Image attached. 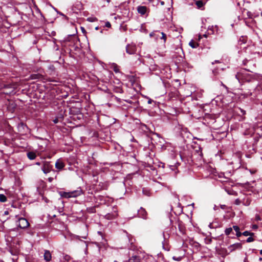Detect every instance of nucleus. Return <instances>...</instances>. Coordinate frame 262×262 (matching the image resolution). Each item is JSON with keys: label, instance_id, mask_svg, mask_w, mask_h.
Returning a JSON list of instances; mask_svg holds the SVG:
<instances>
[{"label": "nucleus", "instance_id": "5701e85b", "mask_svg": "<svg viewBox=\"0 0 262 262\" xmlns=\"http://www.w3.org/2000/svg\"><path fill=\"white\" fill-rule=\"evenodd\" d=\"M247 242L248 243H250V242H252L253 241H254V238L250 236V237H249L247 239Z\"/></svg>", "mask_w": 262, "mask_h": 262}, {"label": "nucleus", "instance_id": "c85d7f7f", "mask_svg": "<svg viewBox=\"0 0 262 262\" xmlns=\"http://www.w3.org/2000/svg\"><path fill=\"white\" fill-rule=\"evenodd\" d=\"M239 110H241V112H242L243 114H245V111H244V110H242V109H241V108H240Z\"/></svg>", "mask_w": 262, "mask_h": 262}, {"label": "nucleus", "instance_id": "423d86ee", "mask_svg": "<svg viewBox=\"0 0 262 262\" xmlns=\"http://www.w3.org/2000/svg\"><path fill=\"white\" fill-rule=\"evenodd\" d=\"M242 247V244L239 243H235L230 245L228 249L230 252H232L236 249H241Z\"/></svg>", "mask_w": 262, "mask_h": 262}, {"label": "nucleus", "instance_id": "58836bf2", "mask_svg": "<svg viewBox=\"0 0 262 262\" xmlns=\"http://www.w3.org/2000/svg\"><path fill=\"white\" fill-rule=\"evenodd\" d=\"M164 4V2H161V4L163 5Z\"/></svg>", "mask_w": 262, "mask_h": 262}, {"label": "nucleus", "instance_id": "aec40b11", "mask_svg": "<svg viewBox=\"0 0 262 262\" xmlns=\"http://www.w3.org/2000/svg\"><path fill=\"white\" fill-rule=\"evenodd\" d=\"M97 20L96 17H90L87 18V20L90 22H94Z\"/></svg>", "mask_w": 262, "mask_h": 262}, {"label": "nucleus", "instance_id": "ea45409f", "mask_svg": "<svg viewBox=\"0 0 262 262\" xmlns=\"http://www.w3.org/2000/svg\"><path fill=\"white\" fill-rule=\"evenodd\" d=\"M114 262H118V261L115 260V261H114Z\"/></svg>", "mask_w": 262, "mask_h": 262}, {"label": "nucleus", "instance_id": "20e7f679", "mask_svg": "<svg viewBox=\"0 0 262 262\" xmlns=\"http://www.w3.org/2000/svg\"><path fill=\"white\" fill-rule=\"evenodd\" d=\"M51 166L49 162L45 161L43 163L42 170L43 172L47 174L51 171Z\"/></svg>", "mask_w": 262, "mask_h": 262}, {"label": "nucleus", "instance_id": "2f4dec72", "mask_svg": "<svg viewBox=\"0 0 262 262\" xmlns=\"http://www.w3.org/2000/svg\"><path fill=\"white\" fill-rule=\"evenodd\" d=\"M225 206V205H222V206H221V208H222V209H224Z\"/></svg>", "mask_w": 262, "mask_h": 262}, {"label": "nucleus", "instance_id": "6ab92c4d", "mask_svg": "<svg viewBox=\"0 0 262 262\" xmlns=\"http://www.w3.org/2000/svg\"><path fill=\"white\" fill-rule=\"evenodd\" d=\"M160 34H161L162 36L160 37L161 39H163L164 42H165L166 40V35L165 33L163 32H161Z\"/></svg>", "mask_w": 262, "mask_h": 262}, {"label": "nucleus", "instance_id": "4468645a", "mask_svg": "<svg viewBox=\"0 0 262 262\" xmlns=\"http://www.w3.org/2000/svg\"><path fill=\"white\" fill-rule=\"evenodd\" d=\"M112 68L116 73H118L119 72V67L117 64L114 63L112 65Z\"/></svg>", "mask_w": 262, "mask_h": 262}, {"label": "nucleus", "instance_id": "bb28decb", "mask_svg": "<svg viewBox=\"0 0 262 262\" xmlns=\"http://www.w3.org/2000/svg\"><path fill=\"white\" fill-rule=\"evenodd\" d=\"M255 219L257 221H260L261 220V218L258 215H257L255 217Z\"/></svg>", "mask_w": 262, "mask_h": 262}, {"label": "nucleus", "instance_id": "a211bd4d", "mask_svg": "<svg viewBox=\"0 0 262 262\" xmlns=\"http://www.w3.org/2000/svg\"><path fill=\"white\" fill-rule=\"evenodd\" d=\"M117 215L116 213L113 214L112 215H111L110 214H108L106 215V218L108 219H113L115 218Z\"/></svg>", "mask_w": 262, "mask_h": 262}, {"label": "nucleus", "instance_id": "0eeeda50", "mask_svg": "<svg viewBox=\"0 0 262 262\" xmlns=\"http://www.w3.org/2000/svg\"><path fill=\"white\" fill-rule=\"evenodd\" d=\"M64 167V164L63 163V161L60 159L57 160L55 163L56 168H57L58 170H61Z\"/></svg>", "mask_w": 262, "mask_h": 262}, {"label": "nucleus", "instance_id": "a878e982", "mask_svg": "<svg viewBox=\"0 0 262 262\" xmlns=\"http://www.w3.org/2000/svg\"><path fill=\"white\" fill-rule=\"evenodd\" d=\"M173 259L176 260H177V261H180V260H181V257H178V258H176L175 257H173Z\"/></svg>", "mask_w": 262, "mask_h": 262}, {"label": "nucleus", "instance_id": "c756f323", "mask_svg": "<svg viewBox=\"0 0 262 262\" xmlns=\"http://www.w3.org/2000/svg\"><path fill=\"white\" fill-rule=\"evenodd\" d=\"M48 180H49V182H52V181L53 180V178H49L48 179Z\"/></svg>", "mask_w": 262, "mask_h": 262}, {"label": "nucleus", "instance_id": "f8f14e48", "mask_svg": "<svg viewBox=\"0 0 262 262\" xmlns=\"http://www.w3.org/2000/svg\"><path fill=\"white\" fill-rule=\"evenodd\" d=\"M146 212L145 210L143 208H141L140 210L139 211V214L140 215H142V217L143 218H146Z\"/></svg>", "mask_w": 262, "mask_h": 262}, {"label": "nucleus", "instance_id": "4be33fe9", "mask_svg": "<svg viewBox=\"0 0 262 262\" xmlns=\"http://www.w3.org/2000/svg\"><path fill=\"white\" fill-rule=\"evenodd\" d=\"M233 229L235 231L236 233L239 231V228L237 226H233Z\"/></svg>", "mask_w": 262, "mask_h": 262}, {"label": "nucleus", "instance_id": "473e14b6", "mask_svg": "<svg viewBox=\"0 0 262 262\" xmlns=\"http://www.w3.org/2000/svg\"><path fill=\"white\" fill-rule=\"evenodd\" d=\"M148 103H151V101L150 100H148Z\"/></svg>", "mask_w": 262, "mask_h": 262}, {"label": "nucleus", "instance_id": "f3484780", "mask_svg": "<svg viewBox=\"0 0 262 262\" xmlns=\"http://www.w3.org/2000/svg\"><path fill=\"white\" fill-rule=\"evenodd\" d=\"M195 4L199 8H201L203 6V3L201 1H196Z\"/></svg>", "mask_w": 262, "mask_h": 262}, {"label": "nucleus", "instance_id": "7c9ffc66", "mask_svg": "<svg viewBox=\"0 0 262 262\" xmlns=\"http://www.w3.org/2000/svg\"><path fill=\"white\" fill-rule=\"evenodd\" d=\"M36 164L37 165H40V163H39V162H37V163H36Z\"/></svg>", "mask_w": 262, "mask_h": 262}, {"label": "nucleus", "instance_id": "6e6552de", "mask_svg": "<svg viewBox=\"0 0 262 262\" xmlns=\"http://www.w3.org/2000/svg\"><path fill=\"white\" fill-rule=\"evenodd\" d=\"M147 7L145 6H140L137 8L138 12L141 15L145 14L147 12Z\"/></svg>", "mask_w": 262, "mask_h": 262}, {"label": "nucleus", "instance_id": "7ed1b4c3", "mask_svg": "<svg viewBox=\"0 0 262 262\" xmlns=\"http://www.w3.org/2000/svg\"><path fill=\"white\" fill-rule=\"evenodd\" d=\"M17 225L21 229H25L29 226V223L26 219L21 217L18 219Z\"/></svg>", "mask_w": 262, "mask_h": 262}, {"label": "nucleus", "instance_id": "393cba45", "mask_svg": "<svg viewBox=\"0 0 262 262\" xmlns=\"http://www.w3.org/2000/svg\"><path fill=\"white\" fill-rule=\"evenodd\" d=\"M212 242V240L211 238H209V239H206V244H210Z\"/></svg>", "mask_w": 262, "mask_h": 262}, {"label": "nucleus", "instance_id": "dca6fc26", "mask_svg": "<svg viewBox=\"0 0 262 262\" xmlns=\"http://www.w3.org/2000/svg\"><path fill=\"white\" fill-rule=\"evenodd\" d=\"M232 229L233 228H227L225 231V234L227 235H229L232 232Z\"/></svg>", "mask_w": 262, "mask_h": 262}, {"label": "nucleus", "instance_id": "9b49d317", "mask_svg": "<svg viewBox=\"0 0 262 262\" xmlns=\"http://www.w3.org/2000/svg\"><path fill=\"white\" fill-rule=\"evenodd\" d=\"M140 258L137 256H133L128 259L129 262H139Z\"/></svg>", "mask_w": 262, "mask_h": 262}, {"label": "nucleus", "instance_id": "1a4fd4ad", "mask_svg": "<svg viewBox=\"0 0 262 262\" xmlns=\"http://www.w3.org/2000/svg\"><path fill=\"white\" fill-rule=\"evenodd\" d=\"M44 259L49 261L51 259V254L49 251H46L44 253Z\"/></svg>", "mask_w": 262, "mask_h": 262}, {"label": "nucleus", "instance_id": "4c0bfd02", "mask_svg": "<svg viewBox=\"0 0 262 262\" xmlns=\"http://www.w3.org/2000/svg\"><path fill=\"white\" fill-rule=\"evenodd\" d=\"M5 214H8V212H7V211H6V212H5Z\"/></svg>", "mask_w": 262, "mask_h": 262}, {"label": "nucleus", "instance_id": "f03ea898", "mask_svg": "<svg viewBox=\"0 0 262 262\" xmlns=\"http://www.w3.org/2000/svg\"><path fill=\"white\" fill-rule=\"evenodd\" d=\"M82 193L81 189H78L70 192H60V194L61 196L64 198H76L79 196Z\"/></svg>", "mask_w": 262, "mask_h": 262}, {"label": "nucleus", "instance_id": "cd10ccee", "mask_svg": "<svg viewBox=\"0 0 262 262\" xmlns=\"http://www.w3.org/2000/svg\"><path fill=\"white\" fill-rule=\"evenodd\" d=\"M241 235H242V233H241V232L240 231H239L238 232H237V233H236V235L237 237H239V236H241Z\"/></svg>", "mask_w": 262, "mask_h": 262}, {"label": "nucleus", "instance_id": "f257e3e1", "mask_svg": "<svg viewBox=\"0 0 262 262\" xmlns=\"http://www.w3.org/2000/svg\"><path fill=\"white\" fill-rule=\"evenodd\" d=\"M236 78L241 82L244 81H249L252 78V75L246 69H242L235 75Z\"/></svg>", "mask_w": 262, "mask_h": 262}, {"label": "nucleus", "instance_id": "ddd939ff", "mask_svg": "<svg viewBox=\"0 0 262 262\" xmlns=\"http://www.w3.org/2000/svg\"><path fill=\"white\" fill-rule=\"evenodd\" d=\"M189 45L192 48H196L199 46L198 43L195 42L192 40L189 42Z\"/></svg>", "mask_w": 262, "mask_h": 262}, {"label": "nucleus", "instance_id": "a19ab883", "mask_svg": "<svg viewBox=\"0 0 262 262\" xmlns=\"http://www.w3.org/2000/svg\"><path fill=\"white\" fill-rule=\"evenodd\" d=\"M261 15L262 16V12L261 13Z\"/></svg>", "mask_w": 262, "mask_h": 262}, {"label": "nucleus", "instance_id": "2eb2a0df", "mask_svg": "<svg viewBox=\"0 0 262 262\" xmlns=\"http://www.w3.org/2000/svg\"><path fill=\"white\" fill-rule=\"evenodd\" d=\"M7 201V198L4 194H0V202H5Z\"/></svg>", "mask_w": 262, "mask_h": 262}, {"label": "nucleus", "instance_id": "39448f33", "mask_svg": "<svg viewBox=\"0 0 262 262\" xmlns=\"http://www.w3.org/2000/svg\"><path fill=\"white\" fill-rule=\"evenodd\" d=\"M136 50V46L133 45H128L126 47V52L129 54H133Z\"/></svg>", "mask_w": 262, "mask_h": 262}, {"label": "nucleus", "instance_id": "72a5a7b5", "mask_svg": "<svg viewBox=\"0 0 262 262\" xmlns=\"http://www.w3.org/2000/svg\"><path fill=\"white\" fill-rule=\"evenodd\" d=\"M260 253L262 254V249L260 251Z\"/></svg>", "mask_w": 262, "mask_h": 262}, {"label": "nucleus", "instance_id": "e433bc0d", "mask_svg": "<svg viewBox=\"0 0 262 262\" xmlns=\"http://www.w3.org/2000/svg\"><path fill=\"white\" fill-rule=\"evenodd\" d=\"M150 36H152V33H150Z\"/></svg>", "mask_w": 262, "mask_h": 262}, {"label": "nucleus", "instance_id": "412c9836", "mask_svg": "<svg viewBox=\"0 0 262 262\" xmlns=\"http://www.w3.org/2000/svg\"><path fill=\"white\" fill-rule=\"evenodd\" d=\"M243 235H244V236H247L248 235H253V233L246 231L243 233Z\"/></svg>", "mask_w": 262, "mask_h": 262}, {"label": "nucleus", "instance_id": "c9c22d12", "mask_svg": "<svg viewBox=\"0 0 262 262\" xmlns=\"http://www.w3.org/2000/svg\"><path fill=\"white\" fill-rule=\"evenodd\" d=\"M204 36L205 37H207V35L205 34V35H204Z\"/></svg>", "mask_w": 262, "mask_h": 262}, {"label": "nucleus", "instance_id": "b1692460", "mask_svg": "<svg viewBox=\"0 0 262 262\" xmlns=\"http://www.w3.org/2000/svg\"><path fill=\"white\" fill-rule=\"evenodd\" d=\"M105 27H107V28H110L111 26V25L110 24V22L107 21L105 23Z\"/></svg>", "mask_w": 262, "mask_h": 262}, {"label": "nucleus", "instance_id": "f704fd0d", "mask_svg": "<svg viewBox=\"0 0 262 262\" xmlns=\"http://www.w3.org/2000/svg\"><path fill=\"white\" fill-rule=\"evenodd\" d=\"M236 204H238V201H237V200H236Z\"/></svg>", "mask_w": 262, "mask_h": 262}, {"label": "nucleus", "instance_id": "9d476101", "mask_svg": "<svg viewBox=\"0 0 262 262\" xmlns=\"http://www.w3.org/2000/svg\"><path fill=\"white\" fill-rule=\"evenodd\" d=\"M27 157L30 160H34L36 157V155L33 151H30L27 153Z\"/></svg>", "mask_w": 262, "mask_h": 262}]
</instances>
